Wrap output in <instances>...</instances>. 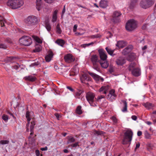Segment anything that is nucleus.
Masks as SVG:
<instances>
[{
  "label": "nucleus",
  "instance_id": "obj_55",
  "mask_svg": "<svg viewBox=\"0 0 156 156\" xmlns=\"http://www.w3.org/2000/svg\"><path fill=\"white\" fill-rule=\"evenodd\" d=\"M112 119L114 122L116 123L117 122V120L115 117L113 116L112 118Z\"/></svg>",
  "mask_w": 156,
  "mask_h": 156
},
{
  "label": "nucleus",
  "instance_id": "obj_39",
  "mask_svg": "<svg viewBox=\"0 0 156 156\" xmlns=\"http://www.w3.org/2000/svg\"><path fill=\"white\" fill-rule=\"evenodd\" d=\"M145 137L147 139H149L151 137V135L147 131H146L144 133Z\"/></svg>",
  "mask_w": 156,
  "mask_h": 156
},
{
  "label": "nucleus",
  "instance_id": "obj_6",
  "mask_svg": "<svg viewBox=\"0 0 156 156\" xmlns=\"http://www.w3.org/2000/svg\"><path fill=\"white\" fill-rule=\"evenodd\" d=\"M153 0H143L140 3V6L143 8L146 9L151 7L154 4Z\"/></svg>",
  "mask_w": 156,
  "mask_h": 156
},
{
  "label": "nucleus",
  "instance_id": "obj_3",
  "mask_svg": "<svg viewBox=\"0 0 156 156\" xmlns=\"http://www.w3.org/2000/svg\"><path fill=\"white\" fill-rule=\"evenodd\" d=\"M20 44L23 46H28L30 45L32 43L31 38L28 36H23L19 39Z\"/></svg>",
  "mask_w": 156,
  "mask_h": 156
},
{
  "label": "nucleus",
  "instance_id": "obj_58",
  "mask_svg": "<svg viewBox=\"0 0 156 156\" xmlns=\"http://www.w3.org/2000/svg\"><path fill=\"white\" fill-rule=\"evenodd\" d=\"M44 1L48 3H51L53 2V0H44Z\"/></svg>",
  "mask_w": 156,
  "mask_h": 156
},
{
  "label": "nucleus",
  "instance_id": "obj_52",
  "mask_svg": "<svg viewBox=\"0 0 156 156\" xmlns=\"http://www.w3.org/2000/svg\"><path fill=\"white\" fill-rule=\"evenodd\" d=\"M78 142H76L74 144H72L71 146L73 147H76L77 146H78Z\"/></svg>",
  "mask_w": 156,
  "mask_h": 156
},
{
  "label": "nucleus",
  "instance_id": "obj_18",
  "mask_svg": "<svg viewBox=\"0 0 156 156\" xmlns=\"http://www.w3.org/2000/svg\"><path fill=\"white\" fill-rule=\"evenodd\" d=\"M53 55V54L52 52L51 51H49L48 52V54L45 57L46 61L47 62H50Z\"/></svg>",
  "mask_w": 156,
  "mask_h": 156
},
{
  "label": "nucleus",
  "instance_id": "obj_31",
  "mask_svg": "<svg viewBox=\"0 0 156 156\" xmlns=\"http://www.w3.org/2000/svg\"><path fill=\"white\" fill-rule=\"evenodd\" d=\"M57 11L55 10L53 14L52 21L53 22H55L56 21L57 18Z\"/></svg>",
  "mask_w": 156,
  "mask_h": 156
},
{
  "label": "nucleus",
  "instance_id": "obj_45",
  "mask_svg": "<svg viewBox=\"0 0 156 156\" xmlns=\"http://www.w3.org/2000/svg\"><path fill=\"white\" fill-rule=\"evenodd\" d=\"M30 112H29L28 111L26 113V118H27V120H28V119L30 120Z\"/></svg>",
  "mask_w": 156,
  "mask_h": 156
},
{
  "label": "nucleus",
  "instance_id": "obj_61",
  "mask_svg": "<svg viewBox=\"0 0 156 156\" xmlns=\"http://www.w3.org/2000/svg\"><path fill=\"white\" fill-rule=\"evenodd\" d=\"M77 5L79 7H82V8H83L85 9H87V8L85 6H82L80 4H77Z\"/></svg>",
  "mask_w": 156,
  "mask_h": 156
},
{
  "label": "nucleus",
  "instance_id": "obj_13",
  "mask_svg": "<svg viewBox=\"0 0 156 156\" xmlns=\"http://www.w3.org/2000/svg\"><path fill=\"white\" fill-rule=\"evenodd\" d=\"M88 73L97 81H103L104 80V79L103 78L101 77L98 75L90 72H89Z\"/></svg>",
  "mask_w": 156,
  "mask_h": 156
},
{
  "label": "nucleus",
  "instance_id": "obj_30",
  "mask_svg": "<svg viewBox=\"0 0 156 156\" xmlns=\"http://www.w3.org/2000/svg\"><path fill=\"white\" fill-rule=\"evenodd\" d=\"M123 44L124 42L123 41H119L116 44V46L119 48H123L124 46Z\"/></svg>",
  "mask_w": 156,
  "mask_h": 156
},
{
  "label": "nucleus",
  "instance_id": "obj_25",
  "mask_svg": "<svg viewBox=\"0 0 156 156\" xmlns=\"http://www.w3.org/2000/svg\"><path fill=\"white\" fill-rule=\"evenodd\" d=\"M135 55L134 54H130L127 58V60L130 62L133 60L135 58Z\"/></svg>",
  "mask_w": 156,
  "mask_h": 156
},
{
  "label": "nucleus",
  "instance_id": "obj_49",
  "mask_svg": "<svg viewBox=\"0 0 156 156\" xmlns=\"http://www.w3.org/2000/svg\"><path fill=\"white\" fill-rule=\"evenodd\" d=\"M40 64V63L38 62H34L31 65L32 66H37L39 65Z\"/></svg>",
  "mask_w": 156,
  "mask_h": 156
},
{
  "label": "nucleus",
  "instance_id": "obj_28",
  "mask_svg": "<svg viewBox=\"0 0 156 156\" xmlns=\"http://www.w3.org/2000/svg\"><path fill=\"white\" fill-rule=\"evenodd\" d=\"M56 32L57 33L60 34H61L62 31L60 27L59 23H58L56 26Z\"/></svg>",
  "mask_w": 156,
  "mask_h": 156
},
{
  "label": "nucleus",
  "instance_id": "obj_21",
  "mask_svg": "<svg viewBox=\"0 0 156 156\" xmlns=\"http://www.w3.org/2000/svg\"><path fill=\"white\" fill-rule=\"evenodd\" d=\"M99 63L101 66L104 68H106L108 66V63L106 60L104 61H99Z\"/></svg>",
  "mask_w": 156,
  "mask_h": 156
},
{
  "label": "nucleus",
  "instance_id": "obj_4",
  "mask_svg": "<svg viewBox=\"0 0 156 156\" xmlns=\"http://www.w3.org/2000/svg\"><path fill=\"white\" fill-rule=\"evenodd\" d=\"M25 22L28 26H32L37 23L38 20L37 18L35 16H30L25 20Z\"/></svg>",
  "mask_w": 156,
  "mask_h": 156
},
{
  "label": "nucleus",
  "instance_id": "obj_53",
  "mask_svg": "<svg viewBox=\"0 0 156 156\" xmlns=\"http://www.w3.org/2000/svg\"><path fill=\"white\" fill-rule=\"evenodd\" d=\"M8 113L9 114V115H11L13 118L15 119L16 118L15 117L14 115H13L12 113L11 112L8 111Z\"/></svg>",
  "mask_w": 156,
  "mask_h": 156
},
{
  "label": "nucleus",
  "instance_id": "obj_27",
  "mask_svg": "<svg viewBox=\"0 0 156 156\" xmlns=\"http://www.w3.org/2000/svg\"><path fill=\"white\" fill-rule=\"evenodd\" d=\"M143 105L146 108L148 109L151 108L154 106L152 103L148 102L143 104Z\"/></svg>",
  "mask_w": 156,
  "mask_h": 156
},
{
  "label": "nucleus",
  "instance_id": "obj_64",
  "mask_svg": "<svg viewBox=\"0 0 156 156\" xmlns=\"http://www.w3.org/2000/svg\"><path fill=\"white\" fill-rule=\"evenodd\" d=\"M67 89H69V90L72 91H73L74 90L70 87L68 86L67 87Z\"/></svg>",
  "mask_w": 156,
  "mask_h": 156
},
{
  "label": "nucleus",
  "instance_id": "obj_35",
  "mask_svg": "<svg viewBox=\"0 0 156 156\" xmlns=\"http://www.w3.org/2000/svg\"><path fill=\"white\" fill-rule=\"evenodd\" d=\"M68 140L67 143H72L74 142L75 141V139L74 137L71 136H69L68 138Z\"/></svg>",
  "mask_w": 156,
  "mask_h": 156
},
{
  "label": "nucleus",
  "instance_id": "obj_19",
  "mask_svg": "<svg viewBox=\"0 0 156 156\" xmlns=\"http://www.w3.org/2000/svg\"><path fill=\"white\" fill-rule=\"evenodd\" d=\"M133 48V46L131 45H129L126 47L123 50V52L124 54H126L130 52Z\"/></svg>",
  "mask_w": 156,
  "mask_h": 156
},
{
  "label": "nucleus",
  "instance_id": "obj_11",
  "mask_svg": "<svg viewBox=\"0 0 156 156\" xmlns=\"http://www.w3.org/2000/svg\"><path fill=\"white\" fill-rule=\"evenodd\" d=\"M64 59L65 61L68 63H70L73 62L75 60L74 58L71 54H68L64 57Z\"/></svg>",
  "mask_w": 156,
  "mask_h": 156
},
{
  "label": "nucleus",
  "instance_id": "obj_24",
  "mask_svg": "<svg viewBox=\"0 0 156 156\" xmlns=\"http://www.w3.org/2000/svg\"><path fill=\"white\" fill-rule=\"evenodd\" d=\"M105 49L108 53L111 56H113L115 55V54H113L115 50H112L110 48L107 47L105 48Z\"/></svg>",
  "mask_w": 156,
  "mask_h": 156
},
{
  "label": "nucleus",
  "instance_id": "obj_60",
  "mask_svg": "<svg viewBox=\"0 0 156 156\" xmlns=\"http://www.w3.org/2000/svg\"><path fill=\"white\" fill-rule=\"evenodd\" d=\"M77 26L76 25H74V27H73V30L74 32H75L76 31V29L77 28Z\"/></svg>",
  "mask_w": 156,
  "mask_h": 156
},
{
  "label": "nucleus",
  "instance_id": "obj_44",
  "mask_svg": "<svg viewBox=\"0 0 156 156\" xmlns=\"http://www.w3.org/2000/svg\"><path fill=\"white\" fill-rule=\"evenodd\" d=\"M94 43V42H92L90 43L87 44H85L82 45L83 47H85L86 46H88L90 45H93Z\"/></svg>",
  "mask_w": 156,
  "mask_h": 156
},
{
  "label": "nucleus",
  "instance_id": "obj_42",
  "mask_svg": "<svg viewBox=\"0 0 156 156\" xmlns=\"http://www.w3.org/2000/svg\"><path fill=\"white\" fill-rule=\"evenodd\" d=\"M32 37H34V39L37 42L39 43H41L42 42V41L38 37H37L34 36H32Z\"/></svg>",
  "mask_w": 156,
  "mask_h": 156
},
{
  "label": "nucleus",
  "instance_id": "obj_43",
  "mask_svg": "<svg viewBox=\"0 0 156 156\" xmlns=\"http://www.w3.org/2000/svg\"><path fill=\"white\" fill-rule=\"evenodd\" d=\"M82 92L83 91L81 90H78L76 93V97H79L81 95Z\"/></svg>",
  "mask_w": 156,
  "mask_h": 156
},
{
  "label": "nucleus",
  "instance_id": "obj_5",
  "mask_svg": "<svg viewBox=\"0 0 156 156\" xmlns=\"http://www.w3.org/2000/svg\"><path fill=\"white\" fill-rule=\"evenodd\" d=\"M136 27V22L133 20L128 21L126 23V28L128 31H132L134 30Z\"/></svg>",
  "mask_w": 156,
  "mask_h": 156
},
{
  "label": "nucleus",
  "instance_id": "obj_14",
  "mask_svg": "<svg viewBox=\"0 0 156 156\" xmlns=\"http://www.w3.org/2000/svg\"><path fill=\"white\" fill-rule=\"evenodd\" d=\"M80 80L81 82L83 83H86L87 81H90V77L87 76L85 74H83L80 77Z\"/></svg>",
  "mask_w": 156,
  "mask_h": 156
},
{
  "label": "nucleus",
  "instance_id": "obj_40",
  "mask_svg": "<svg viewBox=\"0 0 156 156\" xmlns=\"http://www.w3.org/2000/svg\"><path fill=\"white\" fill-rule=\"evenodd\" d=\"M9 143V141L8 140H1L0 141V144H8Z\"/></svg>",
  "mask_w": 156,
  "mask_h": 156
},
{
  "label": "nucleus",
  "instance_id": "obj_12",
  "mask_svg": "<svg viewBox=\"0 0 156 156\" xmlns=\"http://www.w3.org/2000/svg\"><path fill=\"white\" fill-rule=\"evenodd\" d=\"M115 93V90H112L109 91V93L107 96V98L108 100L112 101L114 99V97H115L116 95Z\"/></svg>",
  "mask_w": 156,
  "mask_h": 156
},
{
  "label": "nucleus",
  "instance_id": "obj_56",
  "mask_svg": "<svg viewBox=\"0 0 156 156\" xmlns=\"http://www.w3.org/2000/svg\"><path fill=\"white\" fill-rule=\"evenodd\" d=\"M65 7H66V5H64V8L62 11V15H63L65 12V11H66Z\"/></svg>",
  "mask_w": 156,
  "mask_h": 156
},
{
  "label": "nucleus",
  "instance_id": "obj_23",
  "mask_svg": "<svg viewBox=\"0 0 156 156\" xmlns=\"http://www.w3.org/2000/svg\"><path fill=\"white\" fill-rule=\"evenodd\" d=\"M25 80L31 82H34L36 78L35 77L32 76H29L24 77Z\"/></svg>",
  "mask_w": 156,
  "mask_h": 156
},
{
  "label": "nucleus",
  "instance_id": "obj_10",
  "mask_svg": "<svg viewBox=\"0 0 156 156\" xmlns=\"http://www.w3.org/2000/svg\"><path fill=\"white\" fill-rule=\"evenodd\" d=\"M100 58L101 60L104 61H105L107 58V56L105 51L103 49H100L98 50Z\"/></svg>",
  "mask_w": 156,
  "mask_h": 156
},
{
  "label": "nucleus",
  "instance_id": "obj_41",
  "mask_svg": "<svg viewBox=\"0 0 156 156\" xmlns=\"http://www.w3.org/2000/svg\"><path fill=\"white\" fill-rule=\"evenodd\" d=\"M45 27L47 30L49 31L51 30V27L50 24L48 23H46L45 24Z\"/></svg>",
  "mask_w": 156,
  "mask_h": 156
},
{
  "label": "nucleus",
  "instance_id": "obj_9",
  "mask_svg": "<svg viewBox=\"0 0 156 156\" xmlns=\"http://www.w3.org/2000/svg\"><path fill=\"white\" fill-rule=\"evenodd\" d=\"M121 13L118 11H115L113 14L112 21L114 23L119 22L120 21V17L121 16Z\"/></svg>",
  "mask_w": 156,
  "mask_h": 156
},
{
  "label": "nucleus",
  "instance_id": "obj_62",
  "mask_svg": "<svg viewBox=\"0 0 156 156\" xmlns=\"http://www.w3.org/2000/svg\"><path fill=\"white\" fill-rule=\"evenodd\" d=\"M142 132L141 131H138L137 132V135L138 136H140L142 135Z\"/></svg>",
  "mask_w": 156,
  "mask_h": 156
},
{
  "label": "nucleus",
  "instance_id": "obj_51",
  "mask_svg": "<svg viewBox=\"0 0 156 156\" xmlns=\"http://www.w3.org/2000/svg\"><path fill=\"white\" fill-rule=\"evenodd\" d=\"M13 58V57H9L7 58V61L8 62H11Z\"/></svg>",
  "mask_w": 156,
  "mask_h": 156
},
{
  "label": "nucleus",
  "instance_id": "obj_1",
  "mask_svg": "<svg viewBox=\"0 0 156 156\" xmlns=\"http://www.w3.org/2000/svg\"><path fill=\"white\" fill-rule=\"evenodd\" d=\"M23 4V0H9L7 2V6L13 9L20 8Z\"/></svg>",
  "mask_w": 156,
  "mask_h": 156
},
{
  "label": "nucleus",
  "instance_id": "obj_46",
  "mask_svg": "<svg viewBox=\"0 0 156 156\" xmlns=\"http://www.w3.org/2000/svg\"><path fill=\"white\" fill-rule=\"evenodd\" d=\"M5 21L4 20H0V25L1 27H3L5 26L4 23Z\"/></svg>",
  "mask_w": 156,
  "mask_h": 156
},
{
  "label": "nucleus",
  "instance_id": "obj_47",
  "mask_svg": "<svg viewBox=\"0 0 156 156\" xmlns=\"http://www.w3.org/2000/svg\"><path fill=\"white\" fill-rule=\"evenodd\" d=\"M107 35L106 38L108 39L109 38L111 37L112 36V34L111 33L109 32H107Z\"/></svg>",
  "mask_w": 156,
  "mask_h": 156
},
{
  "label": "nucleus",
  "instance_id": "obj_59",
  "mask_svg": "<svg viewBox=\"0 0 156 156\" xmlns=\"http://www.w3.org/2000/svg\"><path fill=\"white\" fill-rule=\"evenodd\" d=\"M132 118L133 120H136L137 119V117L135 115H133L132 116Z\"/></svg>",
  "mask_w": 156,
  "mask_h": 156
},
{
  "label": "nucleus",
  "instance_id": "obj_16",
  "mask_svg": "<svg viewBox=\"0 0 156 156\" xmlns=\"http://www.w3.org/2000/svg\"><path fill=\"white\" fill-rule=\"evenodd\" d=\"M132 75L135 76H140L141 74L140 70L139 68L133 69L131 71Z\"/></svg>",
  "mask_w": 156,
  "mask_h": 156
},
{
  "label": "nucleus",
  "instance_id": "obj_15",
  "mask_svg": "<svg viewBox=\"0 0 156 156\" xmlns=\"http://www.w3.org/2000/svg\"><path fill=\"white\" fill-rule=\"evenodd\" d=\"M126 60L123 57H119L117 59L116 62L117 65L122 66L126 63Z\"/></svg>",
  "mask_w": 156,
  "mask_h": 156
},
{
  "label": "nucleus",
  "instance_id": "obj_48",
  "mask_svg": "<svg viewBox=\"0 0 156 156\" xmlns=\"http://www.w3.org/2000/svg\"><path fill=\"white\" fill-rule=\"evenodd\" d=\"M6 46L3 44H0V48L5 49L7 48Z\"/></svg>",
  "mask_w": 156,
  "mask_h": 156
},
{
  "label": "nucleus",
  "instance_id": "obj_54",
  "mask_svg": "<svg viewBox=\"0 0 156 156\" xmlns=\"http://www.w3.org/2000/svg\"><path fill=\"white\" fill-rule=\"evenodd\" d=\"M104 97H105V96L102 95H101L100 96H98V97L97 98V100L98 101L99 100L101 99L104 98Z\"/></svg>",
  "mask_w": 156,
  "mask_h": 156
},
{
  "label": "nucleus",
  "instance_id": "obj_8",
  "mask_svg": "<svg viewBox=\"0 0 156 156\" xmlns=\"http://www.w3.org/2000/svg\"><path fill=\"white\" fill-rule=\"evenodd\" d=\"M91 60L93 65V67L95 69L98 71L99 69L98 63L99 61L98 60V56L96 55H93L91 56Z\"/></svg>",
  "mask_w": 156,
  "mask_h": 156
},
{
  "label": "nucleus",
  "instance_id": "obj_32",
  "mask_svg": "<svg viewBox=\"0 0 156 156\" xmlns=\"http://www.w3.org/2000/svg\"><path fill=\"white\" fill-rule=\"evenodd\" d=\"M93 133L94 134L97 135H101L104 134V132L101 131H97L94 130H93Z\"/></svg>",
  "mask_w": 156,
  "mask_h": 156
},
{
  "label": "nucleus",
  "instance_id": "obj_36",
  "mask_svg": "<svg viewBox=\"0 0 156 156\" xmlns=\"http://www.w3.org/2000/svg\"><path fill=\"white\" fill-rule=\"evenodd\" d=\"M135 66V64L134 63H131L129 66L128 69L129 71H132Z\"/></svg>",
  "mask_w": 156,
  "mask_h": 156
},
{
  "label": "nucleus",
  "instance_id": "obj_38",
  "mask_svg": "<svg viewBox=\"0 0 156 156\" xmlns=\"http://www.w3.org/2000/svg\"><path fill=\"white\" fill-rule=\"evenodd\" d=\"M2 118L5 122H7L9 119V117L7 115L3 114L2 116Z\"/></svg>",
  "mask_w": 156,
  "mask_h": 156
},
{
  "label": "nucleus",
  "instance_id": "obj_57",
  "mask_svg": "<svg viewBox=\"0 0 156 156\" xmlns=\"http://www.w3.org/2000/svg\"><path fill=\"white\" fill-rule=\"evenodd\" d=\"M19 66L16 65L12 67V68H13L14 69H15L16 70L18 68H19Z\"/></svg>",
  "mask_w": 156,
  "mask_h": 156
},
{
  "label": "nucleus",
  "instance_id": "obj_33",
  "mask_svg": "<svg viewBox=\"0 0 156 156\" xmlns=\"http://www.w3.org/2000/svg\"><path fill=\"white\" fill-rule=\"evenodd\" d=\"M136 0H132L130 5V7L131 9H133L136 5Z\"/></svg>",
  "mask_w": 156,
  "mask_h": 156
},
{
  "label": "nucleus",
  "instance_id": "obj_63",
  "mask_svg": "<svg viewBox=\"0 0 156 156\" xmlns=\"http://www.w3.org/2000/svg\"><path fill=\"white\" fill-rule=\"evenodd\" d=\"M36 155L37 156H39L40 154V152L39 150H36Z\"/></svg>",
  "mask_w": 156,
  "mask_h": 156
},
{
  "label": "nucleus",
  "instance_id": "obj_37",
  "mask_svg": "<svg viewBox=\"0 0 156 156\" xmlns=\"http://www.w3.org/2000/svg\"><path fill=\"white\" fill-rule=\"evenodd\" d=\"M103 87H104V91H103V93L104 94H106L107 92L109 89V86L107 85L106 86H103Z\"/></svg>",
  "mask_w": 156,
  "mask_h": 156
},
{
  "label": "nucleus",
  "instance_id": "obj_50",
  "mask_svg": "<svg viewBox=\"0 0 156 156\" xmlns=\"http://www.w3.org/2000/svg\"><path fill=\"white\" fill-rule=\"evenodd\" d=\"M140 143L139 142H138L136 144V147L135 149V151H136V150L137 149V148H138L140 146Z\"/></svg>",
  "mask_w": 156,
  "mask_h": 156
},
{
  "label": "nucleus",
  "instance_id": "obj_17",
  "mask_svg": "<svg viewBox=\"0 0 156 156\" xmlns=\"http://www.w3.org/2000/svg\"><path fill=\"white\" fill-rule=\"evenodd\" d=\"M42 0H36V8L38 11L41 10L43 7Z\"/></svg>",
  "mask_w": 156,
  "mask_h": 156
},
{
  "label": "nucleus",
  "instance_id": "obj_7",
  "mask_svg": "<svg viewBox=\"0 0 156 156\" xmlns=\"http://www.w3.org/2000/svg\"><path fill=\"white\" fill-rule=\"evenodd\" d=\"M95 96L94 94L91 92H88L86 94V99L91 106H96L95 104L93 103Z\"/></svg>",
  "mask_w": 156,
  "mask_h": 156
},
{
  "label": "nucleus",
  "instance_id": "obj_29",
  "mask_svg": "<svg viewBox=\"0 0 156 156\" xmlns=\"http://www.w3.org/2000/svg\"><path fill=\"white\" fill-rule=\"evenodd\" d=\"M41 47L40 45H36L35 49H34L33 51L34 52H39L41 51Z\"/></svg>",
  "mask_w": 156,
  "mask_h": 156
},
{
  "label": "nucleus",
  "instance_id": "obj_22",
  "mask_svg": "<svg viewBox=\"0 0 156 156\" xmlns=\"http://www.w3.org/2000/svg\"><path fill=\"white\" fill-rule=\"evenodd\" d=\"M120 103L121 104L123 103L124 106V107L122 110V111L123 112H126L127 111V103L126 101L122 100Z\"/></svg>",
  "mask_w": 156,
  "mask_h": 156
},
{
  "label": "nucleus",
  "instance_id": "obj_34",
  "mask_svg": "<svg viewBox=\"0 0 156 156\" xmlns=\"http://www.w3.org/2000/svg\"><path fill=\"white\" fill-rule=\"evenodd\" d=\"M81 108V107L80 106H79L77 107L76 109V112L79 115L81 114L82 113Z\"/></svg>",
  "mask_w": 156,
  "mask_h": 156
},
{
  "label": "nucleus",
  "instance_id": "obj_2",
  "mask_svg": "<svg viewBox=\"0 0 156 156\" xmlns=\"http://www.w3.org/2000/svg\"><path fill=\"white\" fill-rule=\"evenodd\" d=\"M133 133L131 130H128L124 133L122 143L123 144H126L129 143L132 140Z\"/></svg>",
  "mask_w": 156,
  "mask_h": 156
},
{
  "label": "nucleus",
  "instance_id": "obj_26",
  "mask_svg": "<svg viewBox=\"0 0 156 156\" xmlns=\"http://www.w3.org/2000/svg\"><path fill=\"white\" fill-rule=\"evenodd\" d=\"M55 43L59 45L63 46L65 44V41L61 39H58L55 41Z\"/></svg>",
  "mask_w": 156,
  "mask_h": 156
},
{
  "label": "nucleus",
  "instance_id": "obj_20",
  "mask_svg": "<svg viewBox=\"0 0 156 156\" xmlns=\"http://www.w3.org/2000/svg\"><path fill=\"white\" fill-rule=\"evenodd\" d=\"M108 5V2L105 0H101L99 3V6L102 8H105Z\"/></svg>",
  "mask_w": 156,
  "mask_h": 156
}]
</instances>
